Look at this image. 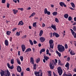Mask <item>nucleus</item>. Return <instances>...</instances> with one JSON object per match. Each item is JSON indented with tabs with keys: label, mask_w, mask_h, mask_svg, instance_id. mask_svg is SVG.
I'll return each instance as SVG.
<instances>
[{
	"label": "nucleus",
	"mask_w": 76,
	"mask_h": 76,
	"mask_svg": "<svg viewBox=\"0 0 76 76\" xmlns=\"http://www.w3.org/2000/svg\"><path fill=\"white\" fill-rule=\"evenodd\" d=\"M58 51L60 52V53H63L65 51V48L64 47L62 46V45H58Z\"/></svg>",
	"instance_id": "nucleus-1"
},
{
	"label": "nucleus",
	"mask_w": 76,
	"mask_h": 76,
	"mask_svg": "<svg viewBox=\"0 0 76 76\" xmlns=\"http://www.w3.org/2000/svg\"><path fill=\"white\" fill-rule=\"evenodd\" d=\"M54 65L56 66L57 64L56 63V62L54 61L53 60L51 62H50V67L51 69H53L54 68Z\"/></svg>",
	"instance_id": "nucleus-2"
},
{
	"label": "nucleus",
	"mask_w": 76,
	"mask_h": 76,
	"mask_svg": "<svg viewBox=\"0 0 76 76\" xmlns=\"http://www.w3.org/2000/svg\"><path fill=\"white\" fill-rule=\"evenodd\" d=\"M49 43L50 48H52V49H53V48H54V43L53 40H50L49 41Z\"/></svg>",
	"instance_id": "nucleus-3"
},
{
	"label": "nucleus",
	"mask_w": 76,
	"mask_h": 76,
	"mask_svg": "<svg viewBox=\"0 0 76 76\" xmlns=\"http://www.w3.org/2000/svg\"><path fill=\"white\" fill-rule=\"evenodd\" d=\"M58 72L59 76H61L63 73V70L61 69V67H58Z\"/></svg>",
	"instance_id": "nucleus-4"
},
{
	"label": "nucleus",
	"mask_w": 76,
	"mask_h": 76,
	"mask_svg": "<svg viewBox=\"0 0 76 76\" xmlns=\"http://www.w3.org/2000/svg\"><path fill=\"white\" fill-rule=\"evenodd\" d=\"M0 74L1 76H4V75L5 76H7V74L6 73V72L1 69V70Z\"/></svg>",
	"instance_id": "nucleus-5"
},
{
	"label": "nucleus",
	"mask_w": 76,
	"mask_h": 76,
	"mask_svg": "<svg viewBox=\"0 0 76 76\" xmlns=\"http://www.w3.org/2000/svg\"><path fill=\"white\" fill-rule=\"evenodd\" d=\"M39 40L41 42H44L45 41V39L43 37H41L39 38Z\"/></svg>",
	"instance_id": "nucleus-6"
},
{
	"label": "nucleus",
	"mask_w": 76,
	"mask_h": 76,
	"mask_svg": "<svg viewBox=\"0 0 76 76\" xmlns=\"http://www.w3.org/2000/svg\"><path fill=\"white\" fill-rule=\"evenodd\" d=\"M21 47L22 51L23 52H24V51H25V50L26 49V46H25V45H22Z\"/></svg>",
	"instance_id": "nucleus-7"
},
{
	"label": "nucleus",
	"mask_w": 76,
	"mask_h": 76,
	"mask_svg": "<svg viewBox=\"0 0 76 76\" xmlns=\"http://www.w3.org/2000/svg\"><path fill=\"white\" fill-rule=\"evenodd\" d=\"M70 31H71V32L72 34V35L74 36V38H76V34L75 33V32L73 31V30L72 29H70Z\"/></svg>",
	"instance_id": "nucleus-8"
},
{
	"label": "nucleus",
	"mask_w": 76,
	"mask_h": 76,
	"mask_svg": "<svg viewBox=\"0 0 76 76\" xmlns=\"http://www.w3.org/2000/svg\"><path fill=\"white\" fill-rule=\"evenodd\" d=\"M7 66L9 69H12L14 68V67L13 66V65H12V66H11L9 63H7Z\"/></svg>",
	"instance_id": "nucleus-9"
},
{
	"label": "nucleus",
	"mask_w": 76,
	"mask_h": 76,
	"mask_svg": "<svg viewBox=\"0 0 76 76\" xmlns=\"http://www.w3.org/2000/svg\"><path fill=\"white\" fill-rule=\"evenodd\" d=\"M17 70L18 72H21V71H22V69L21 68V67H20V66H17Z\"/></svg>",
	"instance_id": "nucleus-10"
},
{
	"label": "nucleus",
	"mask_w": 76,
	"mask_h": 76,
	"mask_svg": "<svg viewBox=\"0 0 76 76\" xmlns=\"http://www.w3.org/2000/svg\"><path fill=\"white\" fill-rule=\"evenodd\" d=\"M53 37H54V36H55V37H56V38H58V37H59V35H58V34L56 32L53 33Z\"/></svg>",
	"instance_id": "nucleus-11"
},
{
	"label": "nucleus",
	"mask_w": 76,
	"mask_h": 76,
	"mask_svg": "<svg viewBox=\"0 0 76 76\" xmlns=\"http://www.w3.org/2000/svg\"><path fill=\"white\" fill-rule=\"evenodd\" d=\"M69 63L68 62H67L65 65L66 67L67 68V70H69Z\"/></svg>",
	"instance_id": "nucleus-12"
},
{
	"label": "nucleus",
	"mask_w": 76,
	"mask_h": 76,
	"mask_svg": "<svg viewBox=\"0 0 76 76\" xmlns=\"http://www.w3.org/2000/svg\"><path fill=\"white\" fill-rule=\"evenodd\" d=\"M30 63L32 64H34V58L32 57L30 58Z\"/></svg>",
	"instance_id": "nucleus-13"
},
{
	"label": "nucleus",
	"mask_w": 76,
	"mask_h": 76,
	"mask_svg": "<svg viewBox=\"0 0 76 76\" xmlns=\"http://www.w3.org/2000/svg\"><path fill=\"white\" fill-rule=\"evenodd\" d=\"M34 74L35 76H39V72L35 71L34 72Z\"/></svg>",
	"instance_id": "nucleus-14"
},
{
	"label": "nucleus",
	"mask_w": 76,
	"mask_h": 76,
	"mask_svg": "<svg viewBox=\"0 0 76 76\" xmlns=\"http://www.w3.org/2000/svg\"><path fill=\"white\" fill-rule=\"evenodd\" d=\"M5 44L6 46H7L9 45V42H8V40H5Z\"/></svg>",
	"instance_id": "nucleus-15"
},
{
	"label": "nucleus",
	"mask_w": 76,
	"mask_h": 76,
	"mask_svg": "<svg viewBox=\"0 0 76 76\" xmlns=\"http://www.w3.org/2000/svg\"><path fill=\"white\" fill-rule=\"evenodd\" d=\"M70 54L71 55H72V56H73V55H75V53L74 52V51H73V50H71L70 52Z\"/></svg>",
	"instance_id": "nucleus-16"
},
{
	"label": "nucleus",
	"mask_w": 76,
	"mask_h": 76,
	"mask_svg": "<svg viewBox=\"0 0 76 76\" xmlns=\"http://www.w3.org/2000/svg\"><path fill=\"white\" fill-rule=\"evenodd\" d=\"M45 49L43 48L41 49L40 51V54H42V53L43 52H45Z\"/></svg>",
	"instance_id": "nucleus-17"
},
{
	"label": "nucleus",
	"mask_w": 76,
	"mask_h": 76,
	"mask_svg": "<svg viewBox=\"0 0 76 76\" xmlns=\"http://www.w3.org/2000/svg\"><path fill=\"white\" fill-rule=\"evenodd\" d=\"M43 34V31L42 30H41L40 31V33L39 34V37H41L42 36V35Z\"/></svg>",
	"instance_id": "nucleus-18"
},
{
	"label": "nucleus",
	"mask_w": 76,
	"mask_h": 76,
	"mask_svg": "<svg viewBox=\"0 0 76 76\" xmlns=\"http://www.w3.org/2000/svg\"><path fill=\"white\" fill-rule=\"evenodd\" d=\"M23 25V23L22 21H21L19 22L18 25Z\"/></svg>",
	"instance_id": "nucleus-19"
},
{
	"label": "nucleus",
	"mask_w": 76,
	"mask_h": 76,
	"mask_svg": "<svg viewBox=\"0 0 76 76\" xmlns=\"http://www.w3.org/2000/svg\"><path fill=\"white\" fill-rule=\"evenodd\" d=\"M44 58L46 60V61H47L48 59H49L50 58L49 57H47V56H44Z\"/></svg>",
	"instance_id": "nucleus-20"
},
{
	"label": "nucleus",
	"mask_w": 76,
	"mask_h": 76,
	"mask_svg": "<svg viewBox=\"0 0 76 76\" xmlns=\"http://www.w3.org/2000/svg\"><path fill=\"white\" fill-rule=\"evenodd\" d=\"M29 51H31V49L28 48L25 51V53H27V52H29Z\"/></svg>",
	"instance_id": "nucleus-21"
},
{
	"label": "nucleus",
	"mask_w": 76,
	"mask_h": 76,
	"mask_svg": "<svg viewBox=\"0 0 76 76\" xmlns=\"http://www.w3.org/2000/svg\"><path fill=\"white\" fill-rule=\"evenodd\" d=\"M57 14H58V13L57 12H55L52 13V14L53 16H57Z\"/></svg>",
	"instance_id": "nucleus-22"
},
{
	"label": "nucleus",
	"mask_w": 76,
	"mask_h": 76,
	"mask_svg": "<svg viewBox=\"0 0 76 76\" xmlns=\"http://www.w3.org/2000/svg\"><path fill=\"white\" fill-rule=\"evenodd\" d=\"M51 27L55 31L56 30V27L55 26H54V25H52L51 26Z\"/></svg>",
	"instance_id": "nucleus-23"
},
{
	"label": "nucleus",
	"mask_w": 76,
	"mask_h": 76,
	"mask_svg": "<svg viewBox=\"0 0 76 76\" xmlns=\"http://www.w3.org/2000/svg\"><path fill=\"white\" fill-rule=\"evenodd\" d=\"M12 10L14 14H16V13H17L18 12V10Z\"/></svg>",
	"instance_id": "nucleus-24"
},
{
	"label": "nucleus",
	"mask_w": 76,
	"mask_h": 76,
	"mask_svg": "<svg viewBox=\"0 0 76 76\" xmlns=\"http://www.w3.org/2000/svg\"><path fill=\"white\" fill-rule=\"evenodd\" d=\"M56 53L57 54H58L59 57H60V56H61V53L59 52L57 50L56 51Z\"/></svg>",
	"instance_id": "nucleus-25"
},
{
	"label": "nucleus",
	"mask_w": 76,
	"mask_h": 76,
	"mask_svg": "<svg viewBox=\"0 0 76 76\" xmlns=\"http://www.w3.org/2000/svg\"><path fill=\"white\" fill-rule=\"evenodd\" d=\"M11 32L10 31H7V35H10V34L11 33Z\"/></svg>",
	"instance_id": "nucleus-26"
},
{
	"label": "nucleus",
	"mask_w": 76,
	"mask_h": 76,
	"mask_svg": "<svg viewBox=\"0 0 76 76\" xmlns=\"http://www.w3.org/2000/svg\"><path fill=\"white\" fill-rule=\"evenodd\" d=\"M64 76H72V74L70 73H68V75L67 74H64Z\"/></svg>",
	"instance_id": "nucleus-27"
},
{
	"label": "nucleus",
	"mask_w": 76,
	"mask_h": 76,
	"mask_svg": "<svg viewBox=\"0 0 76 76\" xmlns=\"http://www.w3.org/2000/svg\"><path fill=\"white\" fill-rule=\"evenodd\" d=\"M16 60L17 61V62L19 64H20L21 63L20 61V60H19V59H17Z\"/></svg>",
	"instance_id": "nucleus-28"
},
{
	"label": "nucleus",
	"mask_w": 76,
	"mask_h": 76,
	"mask_svg": "<svg viewBox=\"0 0 76 76\" xmlns=\"http://www.w3.org/2000/svg\"><path fill=\"white\" fill-rule=\"evenodd\" d=\"M64 16L65 18H68V14H66L64 15Z\"/></svg>",
	"instance_id": "nucleus-29"
},
{
	"label": "nucleus",
	"mask_w": 76,
	"mask_h": 76,
	"mask_svg": "<svg viewBox=\"0 0 76 76\" xmlns=\"http://www.w3.org/2000/svg\"><path fill=\"white\" fill-rule=\"evenodd\" d=\"M48 11L47 10V8H45L44 10V13L45 14H47Z\"/></svg>",
	"instance_id": "nucleus-30"
},
{
	"label": "nucleus",
	"mask_w": 76,
	"mask_h": 76,
	"mask_svg": "<svg viewBox=\"0 0 76 76\" xmlns=\"http://www.w3.org/2000/svg\"><path fill=\"white\" fill-rule=\"evenodd\" d=\"M7 73L8 76H10V72H9V70H7Z\"/></svg>",
	"instance_id": "nucleus-31"
},
{
	"label": "nucleus",
	"mask_w": 76,
	"mask_h": 76,
	"mask_svg": "<svg viewBox=\"0 0 76 76\" xmlns=\"http://www.w3.org/2000/svg\"><path fill=\"white\" fill-rule=\"evenodd\" d=\"M11 63L12 64H14V59H12L11 60Z\"/></svg>",
	"instance_id": "nucleus-32"
},
{
	"label": "nucleus",
	"mask_w": 76,
	"mask_h": 76,
	"mask_svg": "<svg viewBox=\"0 0 76 76\" xmlns=\"http://www.w3.org/2000/svg\"><path fill=\"white\" fill-rule=\"evenodd\" d=\"M29 41L31 45H34V43H33V42H32V40H29Z\"/></svg>",
	"instance_id": "nucleus-33"
},
{
	"label": "nucleus",
	"mask_w": 76,
	"mask_h": 76,
	"mask_svg": "<svg viewBox=\"0 0 76 76\" xmlns=\"http://www.w3.org/2000/svg\"><path fill=\"white\" fill-rule=\"evenodd\" d=\"M71 5L73 8H75V4L73 3H71Z\"/></svg>",
	"instance_id": "nucleus-34"
},
{
	"label": "nucleus",
	"mask_w": 76,
	"mask_h": 76,
	"mask_svg": "<svg viewBox=\"0 0 76 76\" xmlns=\"http://www.w3.org/2000/svg\"><path fill=\"white\" fill-rule=\"evenodd\" d=\"M15 35L16 36H19V35H20V31H19V32L17 31Z\"/></svg>",
	"instance_id": "nucleus-35"
},
{
	"label": "nucleus",
	"mask_w": 76,
	"mask_h": 76,
	"mask_svg": "<svg viewBox=\"0 0 76 76\" xmlns=\"http://www.w3.org/2000/svg\"><path fill=\"white\" fill-rule=\"evenodd\" d=\"M59 4L61 6V7H63V5L64 4V3L61 2L59 3Z\"/></svg>",
	"instance_id": "nucleus-36"
},
{
	"label": "nucleus",
	"mask_w": 76,
	"mask_h": 76,
	"mask_svg": "<svg viewBox=\"0 0 76 76\" xmlns=\"http://www.w3.org/2000/svg\"><path fill=\"white\" fill-rule=\"evenodd\" d=\"M33 26L34 27H35L36 26H37V22H36L34 23H33Z\"/></svg>",
	"instance_id": "nucleus-37"
},
{
	"label": "nucleus",
	"mask_w": 76,
	"mask_h": 76,
	"mask_svg": "<svg viewBox=\"0 0 76 76\" xmlns=\"http://www.w3.org/2000/svg\"><path fill=\"white\" fill-rule=\"evenodd\" d=\"M37 66V65L36 64H34L33 65V69H36V68H37V67H36Z\"/></svg>",
	"instance_id": "nucleus-38"
},
{
	"label": "nucleus",
	"mask_w": 76,
	"mask_h": 76,
	"mask_svg": "<svg viewBox=\"0 0 76 76\" xmlns=\"http://www.w3.org/2000/svg\"><path fill=\"white\" fill-rule=\"evenodd\" d=\"M55 20L56 22H57V23H58V22H59L58 19H57V18H56Z\"/></svg>",
	"instance_id": "nucleus-39"
},
{
	"label": "nucleus",
	"mask_w": 76,
	"mask_h": 76,
	"mask_svg": "<svg viewBox=\"0 0 76 76\" xmlns=\"http://www.w3.org/2000/svg\"><path fill=\"white\" fill-rule=\"evenodd\" d=\"M72 17H68V20H69V21H70V20H72Z\"/></svg>",
	"instance_id": "nucleus-40"
},
{
	"label": "nucleus",
	"mask_w": 76,
	"mask_h": 76,
	"mask_svg": "<svg viewBox=\"0 0 76 76\" xmlns=\"http://www.w3.org/2000/svg\"><path fill=\"white\" fill-rule=\"evenodd\" d=\"M40 61V59L39 58H38L37 59V60H36V62L37 63H38L39 61Z\"/></svg>",
	"instance_id": "nucleus-41"
},
{
	"label": "nucleus",
	"mask_w": 76,
	"mask_h": 76,
	"mask_svg": "<svg viewBox=\"0 0 76 76\" xmlns=\"http://www.w3.org/2000/svg\"><path fill=\"white\" fill-rule=\"evenodd\" d=\"M23 56H20V60H21V61H23Z\"/></svg>",
	"instance_id": "nucleus-42"
},
{
	"label": "nucleus",
	"mask_w": 76,
	"mask_h": 76,
	"mask_svg": "<svg viewBox=\"0 0 76 76\" xmlns=\"http://www.w3.org/2000/svg\"><path fill=\"white\" fill-rule=\"evenodd\" d=\"M65 49H67V48H68V46H67V45L65 44Z\"/></svg>",
	"instance_id": "nucleus-43"
},
{
	"label": "nucleus",
	"mask_w": 76,
	"mask_h": 76,
	"mask_svg": "<svg viewBox=\"0 0 76 76\" xmlns=\"http://www.w3.org/2000/svg\"><path fill=\"white\" fill-rule=\"evenodd\" d=\"M73 29L74 31H76V27L75 26H74Z\"/></svg>",
	"instance_id": "nucleus-44"
},
{
	"label": "nucleus",
	"mask_w": 76,
	"mask_h": 76,
	"mask_svg": "<svg viewBox=\"0 0 76 76\" xmlns=\"http://www.w3.org/2000/svg\"><path fill=\"white\" fill-rule=\"evenodd\" d=\"M46 52L47 55H48V53H49V50H48V49L46 51Z\"/></svg>",
	"instance_id": "nucleus-45"
},
{
	"label": "nucleus",
	"mask_w": 76,
	"mask_h": 76,
	"mask_svg": "<svg viewBox=\"0 0 76 76\" xmlns=\"http://www.w3.org/2000/svg\"><path fill=\"white\" fill-rule=\"evenodd\" d=\"M35 14H36V13L35 12H33L31 14V16H34V15H35Z\"/></svg>",
	"instance_id": "nucleus-46"
},
{
	"label": "nucleus",
	"mask_w": 76,
	"mask_h": 76,
	"mask_svg": "<svg viewBox=\"0 0 76 76\" xmlns=\"http://www.w3.org/2000/svg\"><path fill=\"white\" fill-rule=\"evenodd\" d=\"M2 3H5L6 2V0H2Z\"/></svg>",
	"instance_id": "nucleus-47"
},
{
	"label": "nucleus",
	"mask_w": 76,
	"mask_h": 76,
	"mask_svg": "<svg viewBox=\"0 0 76 76\" xmlns=\"http://www.w3.org/2000/svg\"><path fill=\"white\" fill-rule=\"evenodd\" d=\"M9 6H10V4L8 3H7V7H8H8H9Z\"/></svg>",
	"instance_id": "nucleus-48"
},
{
	"label": "nucleus",
	"mask_w": 76,
	"mask_h": 76,
	"mask_svg": "<svg viewBox=\"0 0 76 76\" xmlns=\"http://www.w3.org/2000/svg\"><path fill=\"white\" fill-rule=\"evenodd\" d=\"M46 14H47L48 15H50V12L48 11Z\"/></svg>",
	"instance_id": "nucleus-49"
},
{
	"label": "nucleus",
	"mask_w": 76,
	"mask_h": 76,
	"mask_svg": "<svg viewBox=\"0 0 76 76\" xmlns=\"http://www.w3.org/2000/svg\"><path fill=\"white\" fill-rule=\"evenodd\" d=\"M70 57H68L67 58V60L68 61H70Z\"/></svg>",
	"instance_id": "nucleus-50"
},
{
	"label": "nucleus",
	"mask_w": 76,
	"mask_h": 76,
	"mask_svg": "<svg viewBox=\"0 0 76 76\" xmlns=\"http://www.w3.org/2000/svg\"><path fill=\"white\" fill-rule=\"evenodd\" d=\"M49 35H50V38H51L52 37H53L52 36V32H51L49 34Z\"/></svg>",
	"instance_id": "nucleus-51"
},
{
	"label": "nucleus",
	"mask_w": 76,
	"mask_h": 76,
	"mask_svg": "<svg viewBox=\"0 0 76 76\" xmlns=\"http://www.w3.org/2000/svg\"><path fill=\"white\" fill-rule=\"evenodd\" d=\"M53 74L54 76H58V75H56V74L55 73H54V72H53Z\"/></svg>",
	"instance_id": "nucleus-52"
},
{
	"label": "nucleus",
	"mask_w": 76,
	"mask_h": 76,
	"mask_svg": "<svg viewBox=\"0 0 76 76\" xmlns=\"http://www.w3.org/2000/svg\"><path fill=\"white\" fill-rule=\"evenodd\" d=\"M18 10H20L21 11H23V9L22 8H18Z\"/></svg>",
	"instance_id": "nucleus-53"
},
{
	"label": "nucleus",
	"mask_w": 76,
	"mask_h": 76,
	"mask_svg": "<svg viewBox=\"0 0 76 76\" xmlns=\"http://www.w3.org/2000/svg\"><path fill=\"white\" fill-rule=\"evenodd\" d=\"M26 37V35H25L22 37V38H25Z\"/></svg>",
	"instance_id": "nucleus-54"
},
{
	"label": "nucleus",
	"mask_w": 76,
	"mask_h": 76,
	"mask_svg": "<svg viewBox=\"0 0 76 76\" xmlns=\"http://www.w3.org/2000/svg\"><path fill=\"white\" fill-rule=\"evenodd\" d=\"M33 42H34V44H37V42L36 41H33Z\"/></svg>",
	"instance_id": "nucleus-55"
},
{
	"label": "nucleus",
	"mask_w": 76,
	"mask_h": 76,
	"mask_svg": "<svg viewBox=\"0 0 76 76\" xmlns=\"http://www.w3.org/2000/svg\"><path fill=\"white\" fill-rule=\"evenodd\" d=\"M45 26V24L44 23H43L42 24V27H44V26Z\"/></svg>",
	"instance_id": "nucleus-56"
},
{
	"label": "nucleus",
	"mask_w": 76,
	"mask_h": 76,
	"mask_svg": "<svg viewBox=\"0 0 76 76\" xmlns=\"http://www.w3.org/2000/svg\"><path fill=\"white\" fill-rule=\"evenodd\" d=\"M10 42H12V37H10Z\"/></svg>",
	"instance_id": "nucleus-57"
},
{
	"label": "nucleus",
	"mask_w": 76,
	"mask_h": 76,
	"mask_svg": "<svg viewBox=\"0 0 76 76\" xmlns=\"http://www.w3.org/2000/svg\"><path fill=\"white\" fill-rule=\"evenodd\" d=\"M60 63H61V61L60 60H58V64H60Z\"/></svg>",
	"instance_id": "nucleus-58"
},
{
	"label": "nucleus",
	"mask_w": 76,
	"mask_h": 76,
	"mask_svg": "<svg viewBox=\"0 0 76 76\" xmlns=\"http://www.w3.org/2000/svg\"><path fill=\"white\" fill-rule=\"evenodd\" d=\"M73 71L75 72H76V68H75L74 69Z\"/></svg>",
	"instance_id": "nucleus-59"
},
{
	"label": "nucleus",
	"mask_w": 76,
	"mask_h": 76,
	"mask_svg": "<svg viewBox=\"0 0 76 76\" xmlns=\"http://www.w3.org/2000/svg\"><path fill=\"white\" fill-rule=\"evenodd\" d=\"M26 70L27 71H29V70H30V69H29V68H28L26 69Z\"/></svg>",
	"instance_id": "nucleus-60"
},
{
	"label": "nucleus",
	"mask_w": 76,
	"mask_h": 76,
	"mask_svg": "<svg viewBox=\"0 0 76 76\" xmlns=\"http://www.w3.org/2000/svg\"><path fill=\"white\" fill-rule=\"evenodd\" d=\"M55 63H56V64L57 63V59H55Z\"/></svg>",
	"instance_id": "nucleus-61"
},
{
	"label": "nucleus",
	"mask_w": 76,
	"mask_h": 76,
	"mask_svg": "<svg viewBox=\"0 0 76 76\" xmlns=\"http://www.w3.org/2000/svg\"><path fill=\"white\" fill-rule=\"evenodd\" d=\"M74 21L75 22H76V17H74Z\"/></svg>",
	"instance_id": "nucleus-62"
},
{
	"label": "nucleus",
	"mask_w": 76,
	"mask_h": 76,
	"mask_svg": "<svg viewBox=\"0 0 76 76\" xmlns=\"http://www.w3.org/2000/svg\"><path fill=\"white\" fill-rule=\"evenodd\" d=\"M21 76H23V73H21Z\"/></svg>",
	"instance_id": "nucleus-63"
},
{
	"label": "nucleus",
	"mask_w": 76,
	"mask_h": 76,
	"mask_svg": "<svg viewBox=\"0 0 76 76\" xmlns=\"http://www.w3.org/2000/svg\"><path fill=\"white\" fill-rule=\"evenodd\" d=\"M16 29V28H14L12 30V31L13 32H14L15 30Z\"/></svg>",
	"instance_id": "nucleus-64"
}]
</instances>
